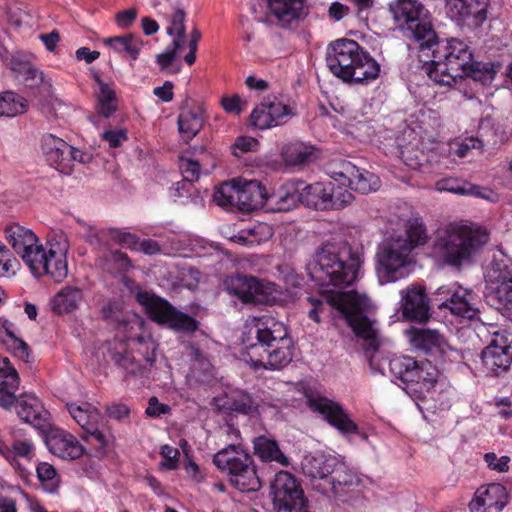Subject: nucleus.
<instances>
[{"mask_svg": "<svg viewBox=\"0 0 512 512\" xmlns=\"http://www.w3.org/2000/svg\"><path fill=\"white\" fill-rule=\"evenodd\" d=\"M82 299V291L79 288L66 286L52 298L51 309L57 314L70 313L77 309Z\"/></svg>", "mask_w": 512, "mask_h": 512, "instance_id": "38", "label": "nucleus"}, {"mask_svg": "<svg viewBox=\"0 0 512 512\" xmlns=\"http://www.w3.org/2000/svg\"><path fill=\"white\" fill-rule=\"evenodd\" d=\"M389 11L407 38L418 42L420 47L433 45L436 33L418 0H395L389 4Z\"/></svg>", "mask_w": 512, "mask_h": 512, "instance_id": "7", "label": "nucleus"}, {"mask_svg": "<svg viewBox=\"0 0 512 512\" xmlns=\"http://www.w3.org/2000/svg\"><path fill=\"white\" fill-rule=\"evenodd\" d=\"M467 182L454 177H446L435 183V189L439 192H450L459 195H466Z\"/></svg>", "mask_w": 512, "mask_h": 512, "instance_id": "54", "label": "nucleus"}, {"mask_svg": "<svg viewBox=\"0 0 512 512\" xmlns=\"http://www.w3.org/2000/svg\"><path fill=\"white\" fill-rule=\"evenodd\" d=\"M42 150L49 164L64 174L71 173V146L53 134L42 137Z\"/></svg>", "mask_w": 512, "mask_h": 512, "instance_id": "25", "label": "nucleus"}, {"mask_svg": "<svg viewBox=\"0 0 512 512\" xmlns=\"http://www.w3.org/2000/svg\"><path fill=\"white\" fill-rule=\"evenodd\" d=\"M98 84L97 97L99 102V113L104 117H109L115 110L113 101L115 99L114 90L106 83H104L99 76H95Z\"/></svg>", "mask_w": 512, "mask_h": 512, "instance_id": "45", "label": "nucleus"}, {"mask_svg": "<svg viewBox=\"0 0 512 512\" xmlns=\"http://www.w3.org/2000/svg\"><path fill=\"white\" fill-rule=\"evenodd\" d=\"M254 454L263 462H276L282 466L289 465V459L281 451L276 440L258 436L253 440Z\"/></svg>", "mask_w": 512, "mask_h": 512, "instance_id": "36", "label": "nucleus"}, {"mask_svg": "<svg viewBox=\"0 0 512 512\" xmlns=\"http://www.w3.org/2000/svg\"><path fill=\"white\" fill-rule=\"evenodd\" d=\"M236 200L239 210L250 212L261 208L268 201V195L261 182L238 180Z\"/></svg>", "mask_w": 512, "mask_h": 512, "instance_id": "26", "label": "nucleus"}, {"mask_svg": "<svg viewBox=\"0 0 512 512\" xmlns=\"http://www.w3.org/2000/svg\"><path fill=\"white\" fill-rule=\"evenodd\" d=\"M274 127L285 124L294 115L292 109L280 101L268 102Z\"/></svg>", "mask_w": 512, "mask_h": 512, "instance_id": "56", "label": "nucleus"}, {"mask_svg": "<svg viewBox=\"0 0 512 512\" xmlns=\"http://www.w3.org/2000/svg\"><path fill=\"white\" fill-rule=\"evenodd\" d=\"M139 343V352L143 355L149 366H152L156 360L157 344L150 335L137 337Z\"/></svg>", "mask_w": 512, "mask_h": 512, "instance_id": "57", "label": "nucleus"}, {"mask_svg": "<svg viewBox=\"0 0 512 512\" xmlns=\"http://www.w3.org/2000/svg\"><path fill=\"white\" fill-rule=\"evenodd\" d=\"M185 16V11L178 8L171 17V25L167 28L166 32L169 36H174L172 45L182 46L184 43L186 36Z\"/></svg>", "mask_w": 512, "mask_h": 512, "instance_id": "47", "label": "nucleus"}, {"mask_svg": "<svg viewBox=\"0 0 512 512\" xmlns=\"http://www.w3.org/2000/svg\"><path fill=\"white\" fill-rule=\"evenodd\" d=\"M218 469L227 472L231 484L241 491H257L261 482L253 466L252 457L240 446L230 444L213 457Z\"/></svg>", "mask_w": 512, "mask_h": 512, "instance_id": "8", "label": "nucleus"}, {"mask_svg": "<svg viewBox=\"0 0 512 512\" xmlns=\"http://www.w3.org/2000/svg\"><path fill=\"white\" fill-rule=\"evenodd\" d=\"M420 57L430 61L428 77L439 85L452 86L458 78L470 77L483 84L492 82L500 65L477 62L468 44L451 38L440 44L436 38L431 47H420Z\"/></svg>", "mask_w": 512, "mask_h": 512, "instance_id": "2", "label": "nucleus"}, {"mask_svg": "<svg viewBox=\"0 0 512 512\" xmlns=\"http://www.w3.org/2000/svg\"><path fill=\"white\" fill-rule=\"evenodd\" d=\"M237 183L233 180L231 183H222L213 195L214 202L219 206H236L237 207Z\"/></svg>", "mask_w": 512, "mask_h": 512, "instance_id": "51", "label": "nucleus"}, {"mask_svg": "<svg viewBox=\"0 0 512 512\" xmlns=\"http://www.w3.org/2000/svg\"><path fill=\"white\" fill-rule=\"evenodd\" d=\"M102 267L104 270L112 274H116L128 271L132 267V264L126 254L115 251L110 252L105 256Z\"/></svg>", "mask_w": 512, "mask_h": 512, "instance_id": "48", "label": "nucleus"}, {"mask_svg": "<svg viewBox=\"0 0 512 512\" xmlns=\"http://www.w3.org/2000/svg\"><path fill=\"white\" fill-rule=\"evenodd\" d=\"M103 43L114 52L135 61L143 46V41L134 34L108 37Z\"/></svg>", "mask_w": 512, "mask_h": 512, "instance_id": "37", "label": "nucleus"}, {"mask_svg": "<svg viewBox=\"0 0 512 512\" xmlns=\"http://www.w3.org/2000/svg\"><path fill=\"white\" fill-rule=\"evenodd\" d=\"M489 233L476 224L452 222L438 229L431 255L439 263L460 267L488 243Z\"/></svg>", "mask_w": 512, "mask_h": 512, "instance_id": "3", "label": "nucleus"}, {"mask_svg": "<svg viewBox=\"0 0 512 512\" xmlns=\"http://www.w3.org/2000/svg\"><path fill=\"white\" fill-rule=\"evenodd\" d=\"M224 406L231 411L249 414L256 408V403L249 394L239 392L227 397Z\"/></svg>", "mask_w": 512, "mask_h": 512, "instance_id": "50", "label": "nucleus"}, {"mask_svg": "<svg viewBox=\"0 0 512 512\" xmlns=\"http://www.w3.org/2000/svg\"><path fill=\"white\" fill-rule=\"evenodd\" d=\"M338 464L336 457L323 453L309 454L304 457L301 463L302 471L311 483L323 480L328 483L331 475Z\"/></svg>", "mask_w": 512, "mask_h": 512, "instance_id": "27", "label": "nucleus"}, {"mask_svg": "<svg viewBox=\"0 0 512 512\" xmlns=\"http://www.w3.org/2000/svg\"><path fill=\"white\" fill-rule=\"evenodd\" d=\"M284 162L290 166L307 164L313 160V151L301 142L286 144L282 148Z\"/></svg>", "mask_w": 512, "mask_h": 512, "instance_id": "41", "label": "nucleus"}, {"mask_svg": "<svg viewBox=\"0 0 512 512\" xmlns=\"http://www.w3.org/2000/svg\"><path fill=\"white\" fill-rule=\"evenodd\" d=\"M15 265H17L16 258L12 257L9 249L0 242V277L14 274Z\"/></svg>", "mask_w": 512, "mask_h": 512, "instance_id": "59", "label": "nucleus"}, {"mask_svg": "<svg viewBox=\"0 0 512 512\" xmlns=\"http://www.w3.org/2000/svg\"><path fill=\"white\" fill-rule=\"evenodd\" d=\"M84 227L86 228V241L95 247L107 246L109 241L112 240V236L116 233L115 229L97 230L88 224H85Z\"/></svg>", "mask_w": 512, "mask_h": 512, "instance_id": "52", "label": "nucleus"}, {"mask_svg": "<svg viewBox=\"0 0 512 512\" xmlns=\"http://www.w3.org/2000/svg\"><path fill=\"white\" fill-rule=\"evenodd\" d=\"M271 496L277 512H306L303 491L296 479L286 471L275 475L271 483Z\"/></svg>", "mask_w": 512, "mask_h": 512, "instance_id": "15", "label": "nucleus"}, {"mask_svg": "<svg viewBox=\"0 0 512 512\" xmlns=\"http://www.w3.org/2000/svg\"><path fill=\"white\" fill-rule=\"evenodd\" d=\"M302 192L303 181H289L268 196V202L275 210L289 211L302 203Z\"/></svg>", "mask_w": 512, "mask_h": 512, "instance_id": "32", "label": "nucleus"}, {"mask_svg": "<svg viewBox=\"0 0 512 512\" xmlns=\"http://www.w3.org/2000/svg\"><path fill=\"white\" fill-rule=\"evenodd\" d=\"M341 184L349 186L361 194H368L376 191L380 187V179L375 174L365 170L359 169L357 166L350 162L344 163L339 172H335Z\"/></svg>", "mask_w": 512, "mask_h": 512, "instance_id": "23", "label": "nucleus"}, {"mask_svg": "<svg viewBox=\"0 0 512 512\" xmlns=\"http://www.w3.org/2000/svg\"><path fill=\"white\" fill-rule=\"evenodd\" d=\"M35 447L29 439H14L11 445L0 440V454L9 462L17 458L30 461L34 456Z\"/></svg>", "mask_w": 512, "mask_h": 512, "instance_id": "40", "label": "nucleus"}, {"mask_svg": "<svg viewBox=\"0 0 512 512\" xmlns=\"http://www.w3.org/2000/svg\"><path fill=\"white\" fill-rule=\"evenodd\" d=\"M66 407L72 418L90 437L95 439L100 446L106 445V437L99 430L102 416L95 406L83 402L81 404L67 403Z\"/></svg>", "mask_w": 512, "mask_h": 512, "instance_id": "21", "label": "nucleus"}, {"mask_svg": "<svg viewBox=\"0 0 512 512\" xmlns=\"http://www.w3.org/2000/svg\"><path fill=\"white\" fill-rule=\"evenodd\" d=\"M139 343V352L143 355L149 366H152L156 360L157 344L150 335L137 337Z\"/></svg>", "mask_w": 512, "mask_h": 512, "instance_id": "58", "label": "nucleus"}, {"mask_svg": "<svg viewBox=\"0 0 512 512\" xmlns=\"http://www.w3.org/2000/svg\"><path fill=\"white\" fill-rule=\"evenodd\" d=\"M251 123L254 127L259 129L274 127L268 102H263L254 108L251 113Z\"/></svg>", "mask_w": 512, "mask_h": 512, "instance_id": "53", "label": "nucleus"}, {"mask_svg": "<svg viewBox=\"0 0 512 512\" xmlns=\"http://www.w3.org/2000/svg\"><path fill=\"white\" fill-rule=\"evenodd\" d=\"M19 375L7 357L0 355V407L9 410L16 401Z\"/></svg>", "mask_w": 512, "mask_h": 512, "instance_id": "29", "label": "nucleus"}, {"mask_svg": "<svg viewBox=\"0 0 512 512\" xmlns=\"http://www.w3.org/2000/svg\"><path fill=\"white\" fill-rule=\"evenodd\" d=\"M203 124V109L198 105L189 106L186 102L178 116V130L181 138L189 142L200 132Z\"/></svg>", "mask_w": 512, "mask_h": 512, "instance_id": "33", "label": "nucleus"}, {"mask_svg": "<svg viewBox=\"0 0 512 512\" xmlns=\"http://www.w3.org/2000/svg\"><path fill=\"white\" fill-rule=\"evenodd\" d=\"M203 159L193 160L191 158L182 157L180 159V169L183 173L184 180L188 182L197 181L200 177V169Z\"/></svg>", "mask_w": 512, "mask_h": 512, "instance_id": "55", "label": "nucleus"}, {"mask_svg": "<svg viewBox=\"0 0 512 512\" xmlns=\"http://www.w3.org/2000/svg\"><path fill=\"white\" fill-rule=\"evenodd\" d=\"M358 483V477L344 464L338 461L328 483L323 486H321V484H314V486L320 489L324 494L333 493L334 495H341L345 493L346 488L358 485Z\"/></svg>", "mask_w": 512, "mask_h": 512, "instance_id": "35", "label": "nucleus"}, {"mask_svg": "<svg viewBox=\"0 0 512 512\" xmlns=\"http://www.w3.org/2000/svg\"><path fill=\"white\" fill-rule=\"evenodd\" d=\"M49 451L64 460H75L84 454V447L70 433L55 431L47 437Z\"/></svg>", "mask_w": 512, "mask_h": 512, "instance_id": "28", "label": "nucleus"}, {"mask_svg": "<svg viewBox=\"0 0 512 512\" xmlns=\"http://www.w3.org/2000/svg\"><path fill=\"white\" fill-rule=\"evenodd\" d=\"M0 340L16 357L23 361H27L29 356L28 345L22 339L16 337L9 328H0Z\"/></svg>", "mask_w": 512, "mask_h": 512, "instance_id": "44", "label": "nucleus"}, {"mask_svg": "<svg viewBox=\"0 0 512 512\" xmlns=\"http://www.w3.org/2000/svg\"><path fill=\"white\" fill-rule=\"evenodd\" d=\"M472 292L459 287L446 301L439 305V308H448L452 314L468 319H474L478 315V309L472 302Z\"/></svg>", "mask_w": 512, "mask_h": 512, "instance_id": "34", "label": "nucleus"}, {"mask_svg": "<svg viewBox=\"0 0 512 512\" xmlns=\"http://www.w3.org/2000/svg\"><path fill=\"white\" fill-rule=\"evenodd\" d=\"M225 290L245 304H256L263 299L260 297L265 292H278L274 283L263 285L253 276L233 275L224 281Z\"/></svg>", "mask_w": 512, "mask_h": 512, "instance_id": "20", "label": "nucleus"}, {"mask_svg": "<svg viewBox=\"0 0 512 512\" xmlns=\"http://www.w3.org/2000/svg\"><path fill=\"white\" fill-rule=\"evenodd\" d=\"M17 415L26 423L37 429L46 426L49 413L44 409L39 400L33 395H21L16 397Z\"/></svg>", "mask_w": 512, "mask_h": 512, "instance_id": "30", "label": "nucleus"}, {"mask_svg": "<svg viewBox=\"0 0 512 512\" xmlns=\"http://www.w3.org/2000/svg\"><path fill=\"white\" fill-rule=\"evenodd\" d=\"M308 407L321 414L324 419L342 434H358V425L349 417L343 407L326 397L320 395H307Z\"/></svg>", "mask_w": 512, "mask_h": 512, "instance_id": "17", "label": "nucleus"}, {"mask_svg": "<svg viewBox=\"0 0 512 512\" xmlns=\"http://www.w3.org/2000/svg\"><path fill=\"white\" fill-rule=\"evenodd\" d=\"M269 13L278 26L288 28L303 20L308 14L306 0H266Z\"/></svg>", "mask_w": 512, "mask_h": 512, "instance_id": "24", "label": "nucleus"}, {"mask_svg": "<svg viewBox=\"0 0 512 512\" xmlns=\"http://www.w3.org/2000/svg\"><path fill=\"white\" fill-rule=\"evenodd\" d=\"M28 108L27 101L20 95L6 91L0 94V117H15Z\"/></svg>", "mask_w": 512, "mask_h": 512, "instance_id": "42", "label": "nucleus"}, {"mask_svg": "<svg viewBox=\"0 0 512 512\" xmlns=\"http://www.w3.org/2000/svg\"><path fill=\"white\" fill-rule=\"evenodd\" d=\"M484 506L489 511L500 512L507 502V492L503 485L492 483L487 486L480 487L476 491Z\"/></svg>", "mask_w": 512, "mask_h": 512, "instance_id": "39", "label": "nucleus"}, {"mask_svg": "<svg viewBox=\"0 0 512 512\" xmlns=\"http://www.w3.org/2000/svg\"><path fill=\"white\" fill-rule=\"evenodd\" d=\"M481 359L487 372L496 376L506 372L512 363V334L505 331L494 333Z\"/></svg>", "mask_w": 512, "mask_h": 512, "instance_id": "16", "label": "nucleus"}, {"mask_svg": "<svg viewBox=\"0 0 512 512\" xmlns=\"http://www.w3.org/2000/svg\"><path fill=\"white\" fill-rule=\"evenodd\" d=\"M490 0H446L448 16L458 25L478 28L488 18Z\"/></svg>", "mask_w": 512, "mask_h": 512, "instance_id": "18", "label": "nucleus"}, {"mask_svg": "<svg viewBox=\"0 0 512 512\" xmlns=\"http://www.w3.org/2000/svg\"><path fill=\"white\" fill-rule=\"evenodd\" d=\"M160 454L165 459V461L161 463L162 467H165L169 470H174L177 468L178 457L180 455L178 449L171 447L169 445H163L161 447Z\"/></svg>", "mask_w": 512, "mask_h": 512, "instance_id": "61", "label": "nucleus"}, {"mask_svg": "<svg viewBox=\"0 0 512 512\" xmlns=\"http://www.w3.org/2000/svg\"><path fill=\"white\" fill-rule=\"evenodd\" d=\"M49 250H45V265L47 272L55 282L63 281L68 274L66 255L69 251L67 235L62 231H54L48 237Z\"/></svg>", "mask_w": 512, "mask_h": 512, "instance_id": "19", "label": "nucleus"}, {"mask_svg": "<svg viewBox=\"0 0 512 512\" xmlns=\"http://www.w3.org/2000/svg\"><path fill=\"white\" fill-rule=\"evenodd\" d=\"M326 63L332 74L345 82H368L376 79L380 72L379 64L350 39H339L330 44Z\"/></svg>", "mask_w": 512, "mask_h": 512, "instance_id": "5", "label": "nucleus"}, {"mask_svg": "<svg viewBox=\"0 0 512 512\" xmlns=\"http://www.w3.org/2000/svg\"><path fill=\"white\" fill-rule=\"evenodd\" d=\"M181 48L182 46L171 44L163 53L156 56V62L159 64L161 70H166L172 64Z\"/></svg>", "mask_w": 512, "mask_h": 512, "instance_id": "63", "label": "nucleus"}, {"mask_svg": "<svg viewBox=\"0 0 512 512\" xmlns=\"http://www.w3.org/2000/svg\"><path fill=\"white\" fill-rule=\"evenodd\" d=\"M138 302L145 308L151 320L167 325L175 331L194 332L197 322L194 318L176 310L168 301L143 291L137 294Z\"/></svg>", "mask_w": 512, "mask_h": 512, "instance_id": "12", "label": "nucleus"}, {"mask_svg": "<svg viewBox=\"0 0 512 512\" xmlns=\"http://www.w3.org/2000/svg\"><path fill=\"white\" fill-rule=\"evenodd\" d=\"M111 360L121 366L128 375L136 376L142 374V366L126 350L123 343H117L109 349Z\"/></svg>", "mask_w": 512, "mask_h": 512, "instance_id": "43", "label": "nucleus"}, {"mask_svg": "<svg viewBox=\"0 0 512 512\" xmlns=\"http://www.w3.org/2000/svg\"><path fill=\"white\" fill-rule=\"evenodd\" d=\"M353 201L354 196L351 192L333 182H316L310 185L303 182L302 204L310 209L340 210Z\"/></svg>", "mask_w": 512, "mask_h": 512, "instance_id": "13", "label": "nucleus"}, {"mask_svg": "<svg viewBox=\"0 0 512 512\" xmlns=\"http://www.w3.org/2000/svg\"><path fill=\"white\" fill-rule=\"evenodd\" d=\"M472 149H477L481 151L483 149L482 140L477 137H467L460 143L456 144V149L454 153L458 157L463 158L466 157L469 151Z\"/></svg>", "mask_w": 512, "mask_h": 512, "instance_id": "60", "label": "nucleus"}, {"mask_svg": "<svg viewBox=\"0 0 512 512\" xmlns=\"http://www.w3.org/2000/svg\"><path fill=\"white\" fill-rule=\"evenodd\" d=\"M411 346L424 353H444L448 346L444 337L436 330L412 328L406 331Z\"/></svg>", "mask_w": 512, "mask_h": 512, "instance_id": "31", "label": "nucleus"}, {"mask_svg": "<svg viewBox=\"0 0 512 512\" xmlns=\"http://www.w3.org/2000/svg\"><path fill=\"white\" fill-rule=\"evenodd\" d=\"M322 297L341 313L357 337L364 339L369 348L377 349L376 330L373 323L365 316V312L371 306L370 299L366 294H360L353 290L341 292L323 289Z\"/></svg>", "mask_w": 512, "mask_h": 512, "instance_id": "6", "label": "nucleus"}, {"mask_svg": "<svg viewBox=\"0 0 512 512\" xmlns=\"http://www.w3.org/2000/svg\"><path fill=\"white\" fill-rule=\"evenodd\" d=\"M401 238L410 243L411 251L416 246L425 244L428 237L423 222L418 218L410 219L407 223L406 237Z\"/></svg>", "mask_w": 512, "mask_h": 512, "instance_id": "49", "label": "nucleus"}, {"mask_svg": "<svg viewBox=\"0 0 512 512\" xmlns=\"http://www.w3.org/2000/svg\"><path fill=\"white\" fill-rule=\"evenodd\" d=\"M273 235L271 227L267 225H260L253 229L241 231V233L236 236L237 242L254 246L260 244L262 241L268 240Z\"/></svg>", "mask_w": 512, "mask_h": 512, "instance_id": "46", "label": "nucleus"}, {"mask_svg": "<svg viewBox=\"0 0 512 512\" xmlns=\"http://www.w3.org/2000/svg\"><path fill=\"white\" fill-rule=\"evenodd\" d=\"M377 275L381 283L395 282L408 274L411 245L401 237L385 240L378 248Z\"/></svg>", "mask_w": 512, "mask_h": 512, "instance_id": "9", "label": "nucleus"}, {"mask_svg": "<svg viewBox=\"0 0 512 512\" xmlns=\"http://www.w3.org/2000/svg\"><path fill=\"white\" fill-rule=\"evenodd\" d=\"M360 264L359 256L348 246L326 244L315 252L308 270L311 278L322 287L342 288L355 281Z\"/></svg>", "mask_w": 512, "mask_h": 512, "instance_id": "4", "label": "nucleus"}, {"mask_svg": "<svg viewBox=\"0 0 512 512\" xmlns=\"http://www.w3.org/2000/svg\"><path fill=\"white\" fill-rule=\"evenodd\" d=\"M22 74L24 82L30 87H36L43 83V72L39 71L35 67L29 65L23 66Z\"/></svg>", "mask_w": 512, "mask_h": 512, "instance_id": "62", "label": "nucleus"}, {"mask_svg": "<svg viewBox=\"0 0 512 512\" xmlns=\"http://www.w3.org/2000/svg\"><path fill=\"white\" fill-rule=\"evenodd\" d=\"M102 139L105 140L110 147L117 148L127 140V132L123 129L108 130L102 134Z\"/></svg>", "mask_w": 512, "mask_h": 512, "instance_id": "64", "label": "nucleus"}, {"mask_svg": "<svg viewBox=\"0 0 512 512\" xmlns=\"http://www.w3.org/2000/svg\"><path fill=\"white\" fill-rule=\"evenodd\" d=\"M401 310L403 317L424 322L429 318V299L425 288L421 285H411L401 291Z\"/></svg>", "mask_w": 512, "mask_h": 512, "instance_id": "22", "label": "nucleus"}, {"mask_svg": "<svg viewBox=\"0 0 512 512\" xmlns=\"http://www.w3.org/2000/svg\"><path fill=\"white\" fill-rule=\"evenodd\" d=\"M485 279L488 285V303L497 310H512V264L494 260L488 266Z\"/></svg>", "mask_w": 512, "mask_h": 512, "instance_id": "14", "label": "nucleus"}, {"mask_svg": "<svg viewBox=\"0 0 512 512\" xmlns=\"http://www.w3.org/2000/svg\"><path fill=\"white\" fill-rule=\"evenodd\" d=\"M389 368L415 393L429 392L437 382L438 371L430 361L417 362L412 357L400 356L389 361Z\"/></svg>", "mask_w": 512, "mask_h": 512, "instance_id": "11", "label": "nucleus"}, {"mask_svg": "<svg viewBox=\"0 0 512 512\" xmlns=\"http://www.w3.org/2000/svg\"><path fill=\"white\" fill-rule=\"evenodd\" d=\"M5 237L33 275L41 276L47 272L44 261L45 249L31 229L19 224H12L6 227Z\"/></svg>", "mask_w": 512, "mask_h": 512, "instance_id": "10", "label": "nucleus"}, {"mask_svg": "<svg viewBox=\"0 0 512 512\" xmlns=\"http://www.w3.org/2000/svg\"><path fill=\"white\" fill-rule=\"evenodd\" d=\"M243 359L255 370H277L293 358L286 326L270 315L247 319L242 333Z\"/></svg>", "mask_w": 512, "mask_h": 512, "instance_id": "1", "label": "nucleus"}]
</instances>
